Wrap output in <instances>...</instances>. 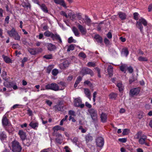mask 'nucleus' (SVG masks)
Returning a JSON list of instances; mask_svg holds the SVG:
<instances>
[{
	"instance_id": "58836bf2",
	"label": "nucleus",
	"mask_w": 152,
	"mask_h": 152,
	"mask_svg": "<svg viewBox=\"0 0 152 152\" xmlns=\"http://www.w3.org/2000/svg\"><path fill=\"white\" fill-rule=\"evenodd\" d=\"M127 66L126 64H123L120 67V69L122 71L126 72V69H127Z\"/></svg>"
},
{
	"instance_id": "4be33fe9",
	"label": "nucleus",
	"mask_w": 152,
	"mask_h": 152,
	"mask_svg": "<svg viewBox=\"0 0 152 152\" xmlns=\"http://www.w3.org/2000/svg\"><path fill=\"white\" fill-rule=\"evenodd\" d=\"M17 32L14 28H13L10 31H7L9 36L11 37H12Z\"/></svg>"
},
{
	"instance_id": "b1692460",
	"label": "nucleus",
	"mask_w": 152,
	"mask_h": 152,
	"mask_svg": "<svg viewBox=\"0 0 152 152\" xmlns=\"http://www.w3.org/2000/svg\"><path fill=\"white\" fill-rule=\"evenodd\" d=\"M74 104L76 107H79L80 104L82 103V100L80 97L75 99L74 100Z\"/></svg>"
},
{
	"instance_id": "f03ea898",
	"label": "nucleus",
	"mask_w": 152,
	"mask_h": 152,
	"mask_svg": "<svg viewBox=\"0 0 152 152\" xmlns=\"http://www.w3.org/2000/svg\"><path fill=\"white\" fill-rule=\"evenodd\" d=\"M142 24L144 26H146L147 24V22L146 20L143 18H141L137 22L136 25L137 28L140 29L141 32H143V27Z\"/></svg>"
},
{
	"instance_id": "c85d7f7f",
	"label": "nucleus",
	"mask_w": 152,
	"mask_h": 152,
	"mask_svg": "<svg viewBox=\"0 0 152 152\" xmlns=\"http://www.w3.org/2000/svg\"><path fill=\"white\" fill-rule=\"evenodd\" d=\"M38 123L37 122H31L29 124V126L34 129H36L38 126Z\"/></svg>"
},
{
	"instance_id": "5fc2aeb1",
	"label": "nucleus",
	"mask_w": 152,
	"mask_h": 152,
	"mask_svg": "<svg viewBox=\"0 0 152 152\" xmlns=\"http://www.w3.org/2000/svg\"><path fill=\"white\" fill-rule=\"evenodd\" d=\"M60 14L63 15V16H65L66 18H68V15L64 11H61L60 12Z\"/></svg>"
},
{
	"instance_id": "f257e3e1",
	"label": "nucleus",
	"mask_w": 152,
	"mask_h": 152,
	"mask_svg": "<svg viewBox=\"0 0 152 152\" xmlns=\"http://www.w3.org/2000/svg\"><path fill=\"white\" fill-rule=\"evenodd\" d=\"M9 147L13 152H21L22 149L20 143L16 140L13 141L10 143Z\"/></svg>"
},
{
	"instance_id": "dca6fc26",
	"label": "nucleus",
	"mask_w": 152,
	"mask_h": 152,
	"mask_svg": "<svg viewBox=\"0 0 152 152\" xmlns=\"http://www.w3.org/2000/svg\"><path fill=\"white\" fill-rule=\"evenodd\" d=\"M53 131L54 132L53 133V135H55V132L59 130H61L62 131H64L65 129L64 128L61 126L59 125H56L54 126L53 128Z\"/></svg>"
},
{
	"instance_id": "6e6d98bb",
	"label": "nucleus",
	"mask_w": 152,
	"mask_h": 152,
	"mask_svg": "<svg viewBox=\"0 0 152 152\" xmlns=\"http://www.w3.org/2000/svg\"><path fill=\"white\" fill-rule=\"evenodd\" d=\"M45 103L49 106H51L52 104V102L49 100H46Z\"/></svg>"
},
{
	"instance_id": "a211bd4d",
	"label": "nucleus",
	"mask_w": 152,
	"mask_h": 152,
	"mask_svg": "<svg viewBox=\"0 0 152 152\" xmlns=\"http://www.w3.org/2000/svg\"><path fill=\"white\" fill-rule=\"evenodd\" d=\"M22 141L26 138V133L22 130H20L18 133Z\"/></svg>"
},
{
	"instance_id": "680f3d73",
	"label": "nucleus",
	"mask_w": 152,
	"mask_h": 152,
	"mask_svg": "<svg viewBox=\"0 0 152 152\" xmlns=\"http://www.w3.org/2000/svg\"><path fill=\"white\" fill-rule=\"evenodd\" d=\"M104 42L106 45H107L110 44V41L106 38L104 39Z\"/></svg>"
},
{
	"instance_id": "69168bd1",
	"label": "nucleus",
	"mask_w": 152,
	"mask_h": 152,
	"mask_svg": "<svg viewBox=\"0 0 152 152\" xmlns=\"http://www.w3.org/2000/svg\"><path fill=\"white\" fill-rule=\"evenodd\" d=\"M127 69L130 73H132L133 71V69L131 67H128L127 68Z\"/></svg>"
},
{
	"instance_id": "49530a36",
	"label": "nucleus",
	"mask_w": 152,
	"mask_h": 152,
	"mask_svg": "<svg viewBox=\"0 0 152 152\" xmlns=\"http://www.w3.org/2000/svg\"><path fill=\"white\" fill-rule=\"evenodd\" d=\"M52 33L49 31H46L44 33V35L46 37H50L51 36V34H52Z\"/></svg>"
},
{
	"instance_id": "0eeeda50",
	"label": "nucleus",
	"mask_w": 152,
	"mask_h": 152,
	"mask_svg": "<svg viewBox=\"0 0 152 152\" xmlns=\"http://www.w3.org/2000/svg\"><path fill=\"white\" fill-rule=\"evenodd\" d=\"M83 20H82V22L79 21V22L81 23H85L87 25L90 26L91 25L92 22L91 19L87 16H85V19L83 18Z\"/></svg>"
},
{
	"instance_id": "052dcab7",
	"label": "nucleus",
	"mask_w": 152,
	"mask_h": 152,
	"mask_svg": "<svg viewBox=\"0 0 152 152\" xmlns=\"http://www.w3.org/2000/svg\"><path fill=\"white\" fill-rule=\"evenodd\" d=\"M79 129L81 130V132L83 133H85L86 131V130L83 129L82 126H81L79 127Z\"/></svg>"
},
{
	"instance_id": "9b49d317",
	"label": "nucleus",
	"mask_w": 152,
	"mask_h": 152,
	"mask_svg": "<svg viewBox=\"0 0 152 152\" xmlns=\"http://www.w3.org/2000/svg\"><path fill=\"white\" fill-rule=\"evenodd\" d=\"M54 135L56 136V142L61 144L63 140V137L61 134L59 133H56V134H55Z\"/></svg>"
},
{
	"instance_id": "ea45409f",
	"label": "nucleus",
	"mask_w": 152,
	"mask_h": 152,
	"mask_svg": "<svg viewBox=\"0 0 152 152\" xmlns=\"http://www.w3.org/2000/svg\"><path fill=\"white\" fill-rule=\"evenodd\" d=\"M117 86L118 87L120 91H122L123 90L124 86L121 83H118L117 84Z\"/></svg>"
},
{
	"instance_id": "9d476101",
	"label": "nucleus",
	"mask_w": 152,
	"mask_h": 152,
	"mask_svg": "<svg viewBox=\"0 0 152 152\" xmlns=\"http://www.w3.org/2000/svg\"><path fill=\"white\" fill-rule=\"evenodd\" d=\"M96 143L97 146L99 147H102L104 144V141L102 137H98L96 140Z\"/></svg>"
},
{
	"instance_id": "c756f323",
	"label": "nucleus",
	"mask_w": 152,
	"mask_h": 152,
	"mask_svg": "<svg viewBox=\"0 0 152 152\" xmlns=\"http://www.w3.org/2000/svg\"><path fill=\"white\" fill-rule=\"evenodd\" d=\"M118 15L119 18L121 20H124L126 18V14L122 12H119Z\"/></svg>"
},
{
	"instance_id": "473e14b6",
	"label": "nucleus",
	"mask_w": 152,
	"mask_h": 152,
	"mask_svg": "<svg viewBox=\"0 0 152 152\" xmlns=\"http://www.w3.org/2000/svg\"><path fill=\"white\" fill-rule=\"evenodd\" d=\"M107 71L108 72L109 76L110 77L113 75V67L111 65L108 66L107 68Z\"/></svg>"
},
{
	"instance_id": "864d4df0",
	"label": "nucleus",
	"mask_w": 152,
	"mask_h": 152,
	"mask_svg": "<svg viewBox=\"0 0 152 152\" xmlns=\"http://www.w3.org/2000/svg\"><path fill=\"white\" fill-rule=\"evenodd\" d=\"M82 79V77L80 76H79L77 78L75 83L78 84L80 83V82L81 81Z\"/></svg>"
},
{
	"instance_id": "e433bc0d",
	"label": "nucleus",
	"mask_w": 152,
	"mask_h": 152,
	"mask_svg": "<svg viewBox=\"0 0 152 152\" xmlns=\"http://www.w3.org/2000/svg\"><path fill=\"white\" fill-rule=\"evenodd\" d=\"M138 59L140 61H148V59L147 57H144L142 56H139Z\"/></svg>"
},
{
	"instance_id": "412c9836",
	"label": "nucleus",
	"mask_w": 152,
	"mask_h": 152,
	"mask_svg": "<svg viewBox=\"0 0 152 152\" xmlns=\"http://www.w3.org/2000/svg\"><path fill=\"white\" fill-rule=\"evenodd\" d=\"M107 115L104 113H102L100 115V118L101 121L103 123H105L107 121Z\"/></svg>"
},
{
	"instance_id": "bf43d9fd",
	"label": "nucleus",
	"mask_w": 152,
	"mask_h": 152,
	"mask_svg": "<svg viewBox=\"0 0 152 152\" xmlns=\"http://www.w3.org/2000/svg\"><path fill=\"white\" fill-rule=\"evenodd\" d=\"M20 46L18 44H14L12 45V48L13 49H17L19 48Z\"/></svg>"
},
{
	"instance_id": "de8ad7c7",
	"label": "nucleus",
	"mask_w": 152,
	"mask_h": 152,
	"mask_svg": "<svg viewBox=\"0 0 152 152\" xmlns=\"http://www.w3.org/2000/svg\"><path fill=\"white\" fill-rule=\"evenodd\" d=\"M84 92L86 96H90V93L89 89L85 88L84 90Z\"/></svg>"
},
{
	"instance_id": "393cba45",
	"label": "nucleus",
	"mask_w": 152,
	"mask_h": 152,
	"mask_svg": "<svg viewBox=\"0 0 152 152\" xmlns=\"http://www.w3.org/2000/svg\"><path fill=\"white\" fill-rule=\"evenodd\" d=\"M7 137V135L5 132L3 131L0 132V139L2 141H3L4 140H5Z\"/></svg>"
},
{
	"instance_id": "c9c22d12",
	"label": "nucleus",
	"mask_w": 152,
	"mask_h": 152,
	"mask_svg": "<svg viewBox=\"0 0 152 152\" xmlns=\"http://www.w3.org/2000/svg\"><path fill=\"white\" fill-rule=\"evenodd\" d=\"M121 54L124 56H127L129 54L128 49L126 48L123 49L121 51Z\"/></svg>"
},
{
	"instance_id": "7ed1b4c3",
	"label": "nucleus",
	"mask_w": 152,
	"mask_h": 152,
	"mask_svg": "<svg viewBox=\"0 0 152 152\" xmlns=\"http://www.w3.org/2000/svg\"><path fill=\"white\" fill-rule=\"evenodd\" d=\"M2 123L3 126L4 127L5 130L9 132V129L6 127V126H8L10 129L12 128V125L5 115H4L2 119Z\"/></svg>"
},
{
	"instance_id": "7c9ffc66",
	"label": "nucleus",
	"mask_w": 152,
	"mask_h": 152,
	"mask_svg": "<svg viewBox=\"0 0 152 152\" xmlns=\"http://www.w3.org/2000/svg\"><path fill=\"white\" fill-rule=\"evenodd\" d=\"M28 52L31 55H34L37 54L36 48H28Z\"/></svg>"
},
{
	"instance_id": "a18cd8bd",
	"label": "nucleus",
	"mask_w": 152,
	"mask_h": 152,
	"mask_svg": "<svg viewBox=\"0 0 152 152\" xmlns=\"http://www.w3.org/2000/svg\"><path fill=\"white\" fill-rule=\"evenodd\" d=\"M75 48L74 45H71L69 46L68 49L67 50V52H69L71 50H74Z\"/></svg>"
},
{
	"instance_id": "4468645a",
	"label": "nucleus",
	"mask_w": 152,
	"mask_h": 152,
	"mask_svg": "<svg viewBox=\"0 0 152 152\" xmlns=\"http://www.w3.org/2000/svg\"><path fill=\"white\" fill-rule=\"evenodd\" d=\"M51 37L53 39V40H58L60 43H61L62 41L59 35L57 33L53 34V33L51 34Z\"/></svg>"
},
{
	"instance_id": "3c124183",
	"label": "nucleus",
	"mask_w": 152,
	"mask_h": 152,
	"mask_svg": "<svg viewBox=\"0 0 152 152\" xmlns=\"http://www.w3.org/2000/svg\"><path fill=\"white\" fill-rule=\"evenodd\" d=\"M78 56L80 57H81L83 58H85L86 57V54L82 52L79 53L78 54Z\"/></svg>"
},
{
	"instance_id": "39448f33",
	"label": "nucleus",
	"mask_w": 152,
	"mask_h": 152,
	"mask_svg": "<svg viewBox=\"0 0 152 152\" xmlns=\"http://www.w3.org/2000/svg\"><path fill=\"white\" fill-rule=\"evenodd\" d=\"M88 111L93 121H96L97 120V115L96 111L93 109H91L89 110Z\"/></svg>"
},
{
	"instance_id": "a19ab883",
	"label": "nucleus",
	"mask_w": 152,
	"mask_h": 152,
	"mask_svg": "<svg viewBox=\"0 0 152 152\" xmlns=\"http://www.w3.org/2000/svg\"><path fill=\"white\" fill-rule=\"evenodd\" d=\"M86 139L87 142H88L92 140V137L89 135H87L86 137Z\"/></svg>"
},
{
	"instance_id": "5701e85b",
	"label": "nucleus",
	"mask_w": 152,
	"mask_h": 152,
	"mask_svg": "<svg viewBox=\"0 0 152 152\" xmlns=\"http://www.w3.org/2000/svg\"><path fill=\"white\" fill-rule=\"evenodd\" d=\"M54 108L56 110L62 111L63 110V106L60 103L55 106Z\"/></svg>"
},
{
	"instance_id": "2eb2a0df",
	"label": "nucleus",
	"mask_w": 152,
	"mask_h": 152,
	"mask_svg": "<svg viewBox=\"0 0 152 152\" xmlns=\"http://www.w3.org/2000/svg\"><path fill=\"white\" fill-rule=\"evenodd\" d=\"M24 145L29 146L31 142V138H26L22 141Z\"/></svg>"
},
{
	"instance_id": "c03bdc74",
	"label": "nucleus",
	"mask_w": 152,
	"mask_h": 152,
	"mask_svg": "<svg viewBox=\"0 0 152 152\" xmlns=\"http://www.w3.org/2000/svg\"><path fill=\"white\" fill-rule=\"evenodd\" d=\"M58 69H54L53 70L52 73L54 76H56L58 73Z\"/></svg>"
},
{
	"instance_id": "f8f14e48",
	"label": "nucleus",
	"mask_w": 152,
	"mask_h": 152,
	"mask_svg": "<svg viewBox=\"0 0 152 152\" xmlns=\"http://www.w3.org/2000/svg\"><path fill=\"white\" fill-rule=\"evenodd\" d=\"M77 27L82 35H85L87 33V30L85 27H83L82 25L79 24H78Z\"/></svg>"
},
{
	"instance_id": "6ab92c4d",
	"label": "nucleus",
	"mask_w": 152,
	"mask_h": 152,
	"mask_svg": "<svg viewBox=\"0 0 152 152\" xmlns=\"http://www.w3.org/2000/svg\"><path fill=\"white\" fill-rule=\"evenodd\" d=\"M37 4L40 6L42 10L44 12L48 13V8L45 4H39V2L38 1H37Z\"/></svg>"
},
{
	"instance_id": "a878e982",
	"label": "nucleus",
	"mask_w": 152,
	"mask_h": 152,
	"mask_svg": "<svg viewBox=\"0 0 152 152\" xmlns=\"http://www.w3.org/2000/svg\"><path fill=\"white\" fill-rule=\"evenodd\" d=\"M94 38L96 41L98 43H101L102 41V37L98 34L95 35Z\"/></svg>"
},
{
	"instance_id": "79ce46f5",
	"label": "nucleus",
	"mask_w": 152,
	"mask_h": 152,
	"mask_svg": "<svg viewBox=\"0 0 152 152\" xmlns=\"http://www.w3.org/2000/svg\"><path fill=\"white\" fill-rule=\"evenodd\" d=\"M68 41L69 43H71L72 42L76 43V41L73 39V38L72 37H71L68 38Z\"/></svg>"
},
{
	"instance_id": "20e7f679",
	"label": "nucleus",
	"mask_w": 152,
	"mask_h": 152,
	"mask_svg": "<svg viewBox=\"0 0 152 152\" xmlns=\"http://www.w3.org/2000/svg\"><path fill=\"white\" fill-rule=\"evenodd\" d=\"M46 90H51L55 91H58L59 89L58 85L56 83L48 84L45 86Z\"/></svg>"
},
{
	"instance_id": "2f4dec72",
	"label": "nucleus",
	"mask_w": 152,
	"mask_h": 152,
	"mask_svg": "<svg viewBox=\"0 0 152 152\" xmlns=\"http://www.w3.org/2000/svg\"><path fill=\"white\" fill-rule=\"evenodd\" d=\"M58 84L59 85V86H58L59 89V90H63L64 88L65 84L64 83L61 81L59 82Z\"/></svg>"
},
{
	"instance_id": "ddd939ff",
	"label": "nucleus",
	"mask_w": 152,
	"mask_h": 152,
	"mask_svg": "<svg viewBox=\"0 0 152 152\" xmlns=\"http://www.w3.org/2000/svg\"><path fill=\"white\" fill-rule=\"evenodd\" d=\"M68 18L69 17L70 20H74L76 17V14L74 13L71 10H69L67 13Z\"/></svg>"
},
{
	"instance_id": "bb28decb",
	"label": "nucleus",
	"mask_w": 152,
	"mask_h": 152,
	"mask_svg": "<svg viewBox=\"0 0 152 152\" xmlns=\"http://www.w3.org/2000/svg\"><path fill=\"white\" fill-rule=\"evenodd\" d=\"M3 84L4 86L7 88H11L12 86L13 82H9L8 81H5L4 82Z\"/></svg>"
},
{
	"instance_id": "338daca9",
	"label": "nucleus",
	"mask_w": 152,
	"mask_h": 152,
	"mask_svg": "<svg viewBox=\"0 0 152 152\" xmlns=\"http://www.w3.org/2000/svg\"><path fill=\"white\" fill-rule=\"evenodd\" d=\"M118 140L121 142H125L126 141V138H120L118 139Z\"/></svg>"
},
{
	"instance_id": "6e6552de",
	"label": "nucleus",
	"mask_w": 152,
	"mask_h": 152,
	"mask_svg": "<svg viewBox=\"0 0 152 152\" xmlns=\"http://www.w3.org/2000/svg\"><path fill=\"white\" fill-rule=\"evenodd\" d=\"M48 50L50 51H53L56 49V46L51 43H47L45 44Z\"/></svg>"
},
{
	"instance_id": "13d9d810",
	"label": "nucleus",
	"mask_w": 152,
	"mask_h": 152,
	"mask_svg": "<svg viewBox=\"0 0 152 152\" xmlns=\"http://www.w3.org/2000/svg\"><path fill=\"white\" fill-rule=\"evenodd\" d=\"M72 142L73 143L76 144H77V142L78 141V139L76 137H74L72 140Z\"/></svg>"
},
{
	"instance_id": "37998d69",
	"label": "nucleus",
	"mask_w": 152,
	"mask_h": 152,
	"mask_svg": "<svg viewBox=\"0 0 152 152\" xmlns=\"http://www.w3.org/2000/svg\"><path fill=\"white\" fill-rule=\"evenodd\" d=\"M87 66L89 67H94L96 66V63L94 62H88Z\"/></svg>"
},
{
	"instance_id": "774afa93",
	"label": "nucleus",
	"mask_w": 152,
	"mask_h": 152,
	"mask_svg": "<svg viewBox=\"0 0 152 152\" xmlns=\"http://www.w3.org/2000/svg\"><path fill=\"white\" fill-rule=\"evenodd\" d=\"M66 152H70L69 151L70 149L69 148L68 146H65L64 148Z\"/></svg>"
},
{
	"instance_id": "4c0bfd02",
	"label": "nucleus",
	"mask_w": 152,
	"mask_h": 152,
	"mask_svg": "<svg viewBox=\"0 0 152 152\" xmlns=\"http://www.w3.org/2000/svg\"><path fill=\"white\" fill-rule=\"evenodd\" d=\"M12 37L15 40H17L18 41H20V36L19 35L18 32L15 34V35L14 36Z\"/></svg>"
},
{
	"instance_id": "f3484780",
	"label": "nucleus",
	"mask_w": 152,
	"mask_h": 152,
	"mask_svg": "<svg viewBox=\"0 0 152 152\" xmlns=\"http://www.w3.org/2000/svg\"><path fill=\"white\" fill-rule=\"evenodd\" d=\"M139 91L140 90L139 88H134L130 90L129 94L133 96L138 94Z\"/></svg>"
},
{
	"instance_id": "423d86ee",
	"label": "nucleus",
	"mask_w": 152,
	"mask_h": 152,
	"mask_svg": "<svg viewBox=\"0 0 152 152\" xmlns=\"http://www.w3.org/2000/svg\"><path fill=\"white\" fill-rule=\"evenodd\" d=\"M80 73L83 75L90 74L92 76L94 75L93 71L91 69L87 68H83L81 69Z\"/></svg>"
},
{
	"instance_id": "603ef678",
	"label": "nucleus",
	"mask_w": 152,
	"mask_h": 152,
	"mask_svg": "<svg viewBox=\"0 0 152 152\" xmlns=\"http://www.w3.org/2000/svg\"><path fill=\"white\" fill-rule=\"evenodd\" d=\"M142 132H138L136 134V136H137L136 138L140 139L142 135Z\"/></svg>"
},
{
	"instance_id": "cd10ccee",
	"label": "nucleus",
	"mask_w": 152,
	"mask_h": 152,
	"mask_svg": "<svg viewBox=\"0 0 152 152\" xmlns=\"http://www.w3.org/2000/svg\"><path fill=\"white\" fill-rule=\"evenodd\" d=\"M72 31L74 33L76 37L80 36V33L78 29L75 27L74 26L72 28Z\"/></svg>"
},
{
	"instance_id": "e2e57ef3",
	"label": "nucleus",
	"mask_w": 152,
	"mask_h": 152,
	"mask_svg": "<svg viewBox=\"0 0 152 152\" xmlns=\"http://www.w3.org/2000/svg\"><path fill=\"white\" fill-rule=\"evenodd\" d=\"M77 16V18L79 19V21H81L82 22V20H83L82 19L83 18H82L81 16L80 15V14H76V16Z\"/></svg>"
},
{
	"instance_id": "aec40b11",
	"label": "nucleus",
	"mask_w": 152,
	"mask_h": 152,
	"mask_svg": "<svg viewBox=\"0 0 152 152\" xmlns=\"http://www.w3.org/2000/svg\"><path fill=\"white\" fill-rule=\"evenodd\" d=\"M54 2L57 4H59L64 7H66V5L64 0H53Z\"/></svg>"
},
{
	"instance_id": "09e8293b",
	"label": "nucleus",
	"mask_w": 152,
	"mask_h": 152,
	"mask_svg": "<svg viewBox=\"0 0 152 152\" xmlns=\"http://www.w3.org/2000/svg\"><path fill=\"white\" fill-rule=\"evenodd\" d=\"M43 58L47 59H52L53 56L52 54H48L44 56H43Z\"/></svg>"
},
{
	"instance_id": "1a4fd4ad",
	"label": "nucleus",
	"mask_w": 152,
	"mask_h": 152,
	"mask_svg": "<svg viewBox=\"0 0 152 152\" xmlns=\"http://www.w3.org/2000/svg\"><path fill=\"white\" fill-rule=\"evenodd\" d=\"M147 138V137L145 135H143L139 139V142L141 145H143L145 144L147 146H149L148 143L146 142L145 140Z\"/></svg>"
},
{
	"instance_id": "72a5a7b5",
	"label": "nucleus",
	"mask_w": 152,
	"mask_h": 152,
	"mask_svg": "<svg viewBox=\"0 0 152 152\" xmlns=\"http://www.w3.org/2000/svg\"><path fill=\"white\" fill-rule=\"evenodd\" d=\"M2 57L4 61L7 63H9L11 62V60L8 57L4 55L2 56Z\"/></svg>"
},
{
	"instance_id": "4d7b16f0",
	"label": "nucleus",
	"mask_w": 152,
	"mask_h": 152,
	"mask_svg": "<svg viewBox=\"0 0 152 152\" xmlns=\"http://www.w3.org/2000/svg\"><path fill=\"white\" fill-rule=\"evenodd\" d=\"M138 14L137 12H135L134 13V18L136 20H138Z\"/></svg>"
},
{
	"instance_id": "8fccbe9b",
	"label": "nucleus",
	"mask_w": 152,
	"mask_h": 152,
	"mask_svg": "<svg viewBox=\"0 0 152 152\" xmlns=\"http://www.w3.org/2000/svg\"><path fill=\"white\" fill-rule=\"evenodd\" d=\"M69 63L67 61H65L63 63V65L64 68H66L68 66Z\"/></svg>"
},
{
	"instance_id": "0e129e2a",
	"label": "nucleus",
	"mask_w": 152,
	"mask_h": 152,
	"mask_svg": "<svg viewBox=\"0 0 152 152\" xmlns=\"http://www.w3.org/2000/svg\"><path fill=\"white\" fill-rule=\"evenodd\" d=\"M52 69V67L51 66H49L47 68V72L48 73H49L51 71V70Z\"/></svg>"
},
{
	"instance_id": "f704fd0d",
	"label": "nucleus",
	"mask_w": 152,
	"mask_h": 152,
	"mask_svg": "<svg viewBox=\"0 0 152 152\" xmlns=\"http://www.w3.org/2000/svg\"><path fill=\"white\" fill-rule=\"evenodd\" d=\"M117 96V94L115 93H111L109 95L110 99L115 100Z\"/></svg>"
}]
</instances>
